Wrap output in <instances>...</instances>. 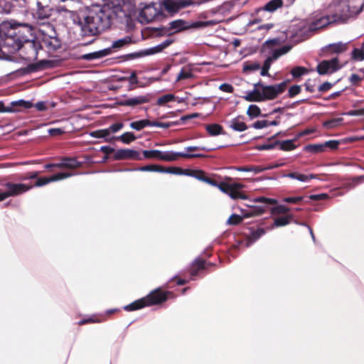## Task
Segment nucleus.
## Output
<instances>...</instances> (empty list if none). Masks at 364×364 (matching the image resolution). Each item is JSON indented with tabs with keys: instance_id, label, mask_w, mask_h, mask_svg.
Returning a JSON list of instances; mask_svg holds the SVG:
<instances>
[{
	"instance_id": "f257e3e1",
	"label": "nucleus",
	"mask_w": 364,
	"mask_h": 364,
	"mask_svg": "<svg viewBox=\"0 0 364 364\" xmlns=\"http://www.w3.org/2000/svg\"><path fill=\"white\" fill-rule=\"evenodd\" d=\"M112 2V10L109 4L105 5L97 11H90L78 21L82 35L96 36L108 28L114 16H119L120 13L125 14L133 6L134 0H114Z\"/></svg>"
},
{
	"instance_id": "f03ea898",
	"label": "nucleus",
	"mask_w": 364,
	"mask_h": 364,
	"mask_svg": "<svg viewBox=\"0 0 364 364\" xmlns=\"http://www.w3.org/2000/svg\"><path fill=\"white\" fill-rule=\"evenodd\" d=\"M255 89L247 92L244 99L248 102H263L276 98L287 87L285 82L274 85H264L261 82L255 84Z\"/></svg>"
},
{
	"instance_id": "7ed1b4c3",
	"label": "nucleus",
	"mask_w": 364,
	"mask_h": 364,
	"mask_svg": "<svg viewBox=\"0 0 364 364\" xmlns=\"http://www.w3.org/2000/svg\"><path fill=\"white\" fill-rule=\"evenodd\" d=\"M198 180L205 182L213 186L217 187L220 191L228 195L232 199L247 198L246 194L240 190L245 188V185L240 183H228L226 182L217 183L215 181L209 178H198Z\"/></svg>"
},
{
	"instance_id": "20e7f679",
	"label": "nucleus",
	"mask_w": 364,
	"mask_h": 364,
	"mask_svg": "<svg viewBox=\"0 0 364 364\" xmlns=\"http://www.w3.org/2000/svg\"><path fill=\"white\" fill-rule=\"evenodd\" d=\"M169 292L163 293L159 289H156L141 299L136 300L133 303L124 306L127 311H134L141 309L146 306H151L160 304L167 299V294Z\"/></svg>"
},
{
	"instance_id": "39448f33",
	"label": "nucleus",
	"mask_w": 364,
	"mask_h": 364,
	"mask_svg": "<svg viewBox=\"0 0 364 364\" xmlns=\"http://www.w3.org/2000/svg\"><path fill=\"white\" fill-rule=\"evenodd\" d=\"M143 155L145 159H156L166 161H176L179 157L195 158L201 156L200 154H191L172 151H161L159 150H144L143 151Z\"/></svg>"
},
{
	"instance_id": "423d86ee",
	"label": "nucleus",
	"mask_w": 364,
	"mask_h": 364,
	"mask_svg": "<svg viewBox=\"0 0 364 364\" xmlns=\"http://www.w3.org/2000/svg\"><path fill=\"white\" fill-rule=\"evenodd\" d=\"M364 8V1L362 0H346L343 4V8L338 18L341 23L346 22L350 18H353L359 14Z\"/></svg>"
},
{
	"instance_id": "0eeeda50",
	"label": "nucleus",
	"mask_w": 364,
	"mask_h": 364,
	"mask_svg": "<svg viewBox=\"0 0 364 364\" xmlns=\"http://www.w3.org/2000/svg\"><path fill=\"white\" fill-rule=\"evenodd\" d=\"M6 191H2L0 190V201L6 199L9 197L16 196L22 194L31 188V186L25 183H6L5 184Z\"/></svg>"
},
{
	"instance_id": "6e6552de",
	"label": "nucleus",
	"mask_w": 364,
	"mask_h": 364,
	"mask_svg": "<svg viewBox=\"0 0 364 364\" xmlns=\"http://www.w3.org/2000/svg\"><path fill=\"white\" fill-rule=\"evenodd\" d=\"M333 23H341L338 14L316 16L315 19L309 23V31H314Z\"/></svg>"
},
{
	"instance_id": "1a4fd4ad",
	"label": "nucleus",
	"mask_w": 364,
	"mask_h": 364,
	"mask_svg": "<svg viewBox=\"0 0 364 364\" xmlns=\"http://www.w3.org/2000/svg\"><path fill=\"white\" fill-rule=\"evenodd\" d=\"M340 68L338 58H334L329 60H323L318 63L317 71L320 75H326L334 73Z\"/></svg>"
},
{
	"instance_id": "9d476101",
	"label": "nucleus",
	"mask_w": 364,
	"mask_h": 364,
	"mask_svg": "<svg viewBox=\"0 0 364 364\" xmlns=\"http://www.w3.org/2000/svg\"><path fill=\"white\" fill-rule=\"evenodd\" d=\"M159 11L152 4L144 6L139 13V20L142 23H148L155 19Z\"/></svg>"
},
{
	"instance_id": "9b49d317",
	"label": "nucleus",
	"mask_w": 364,
	"mask_h": 364,
	"mask_svg": "<svg viewBox=\"0 0 364 364\" xmlns=\"http://www.w3.org/2000/svg\"><path fill=\"white\" fill-rule=\"evenodd\" d=\"M73 175V174L70 173L61 172L54 174L50 177L39 178L36 181L35 186L38 187L43 186L51 182L65 179L67 178L72 176Z\"/></svg>"
},
{
	"instance_id": "f8f14e48",
	"label": "nucleus",
	"mask_w": 364,
	"mask_h": 364,
	"mask_svg": "<svg viewBox=\"0 0 364 364\" xmlns=\"http://www.w3.org/2000/svg\"><path fill=\"white\" fill-rule=\"evenodd\" d=\"M116 159H136L141 160L142 158L139 151L133 149H119L115 153Z\"/></svg>"
},
{
	"instance_id": "ddd939ff",
	"label": "nucleus",
	"mask_w": 364,
	"mask_h": 364,
	"mask_svg": "<svg viewBox=\"0 0 364 364\" xmlns=\"http://www.w3.org/2000/svg\"><path fill=\"white\" fill-rule=\"evenodd\" d=\"M291 46H283L281 48L275 50L274 51L272 55L269 57V58H267L265 60L262 68H264L265 70H269L270 67H271V65H272V62L274 60H277L281 55L288 53L291 50Z\"/></svg>"
},
{
	"instance_id": "4468645a",
	"label": "nucleus",
	"mask_w": 364,
	"mask_h": 364,
	"mask_svg": "<svg viewBox=\"0 0 364 364\" xmlns=\"http://www.w3.org/2000/svg\"><path fill=\"white\" fill-rule=\"evenodd\" d=\"M32 107L33 104L30 101L18 100L11 102L9 107L6 109V112H21L23 109H30Z\"/></svg>"
},
{
	"instance_id": "2eb2a0df",
	"label": "nucleus",
	"mask_w": 364,
	"mask_h": 364,
	"mask_svg": "<svg viewBox=\"0 0 364 364\" xmlns=\"http://www.w3.org/2000/svg\"><path fill=\"white\" fill-rule=\"evenodd\" d=\"M149 101V95H139L125 99L120 102V105L123 106L134 107L146 103Z\"/></svg>"
},
{
	"instance_id": "dca6fc26",
	"label": "nucleus",
	"mask_w": 364,
	"mask_h": 364,
	"mask_svg": "<svg viewBox=\"0 0 364 364\" xmlns=\"http://www.w3.org/2000/svg\"><path fill=\"white\" fill-rule=\"evenodd\" d=\"M170 43H171V41H166L164 42L163 43L158 45L155 47H152V48H148V49L141 51L140 53H139L137 54V55L138 56H146V55H153V54L159 53L164 48H165L168 45H170Z\"/></svg>"
},
{
	"instance_id": "f3484780",
	"label": "nucleus",
	"mask_w": 364,
	"mask_h": 364,
	"mask_svg": "<svg viewBox=\"0 0 364 364\" xmlns=\"http://www.w3.org/2000/svg\"><path fill=\"white\" fill-rule=\"evenodd\" d=\"M111 53L110 48H105L98 51L85 54L82 56V58L86 60H92L94 59H99L105 56L108 55Z\"/></svg>"
},
{
	"instance_id": "a211bd4d",
	"label": "nucleus",
	"mask_w": 364,
	"mask_h": 364,
	"mask_svg": "<svg viewBox=\"0 0 364 364\" xmlns=\"http://www.w3.org/2000/svg\"><path fill=\"white\" fill-rule=\"evenodd\" d=\"M43 45L47 48L55 50L60 47V42L56 37H44L42 41Z\"/></svg>"
},
{
	"instance_id": "6ab92c4d",
	"label": "nucleus",
	"mask_w": 364,
	"mask_h": 364,
	"mask_svg": "<svg viewBox=\"0 0 364 364\" xmlns=\"http://www.w3.org/2000/svg\"><path fill=\"white\" fill-rule=\"evenodd\" d=\"M284 177L296 179L301 182H307L310 179L316 178V176L314 174L305 175L297 172H291L283 176Z\"/></svg>"
},
{
	"instance_id": "aec40b11",
	"label": "nucleus",
	"mask_w": 364,
	"mask_h": 364,
	"mask_svg": "<svg viewBox=\"0 0 364 364\" xmlns=\"http://www.w3.org/2000/svg\"><path fill=\"white\" fill-rule=\"evenodd\" d=\"M230 127L236 132H244L247 129L246 124L240 117L232 119L230 122Z\"/></svg>"
},
{
	"instance_id": "412c9836",
	"label": "nucleus",
	"mask_w": 364,
	"mask_h": 364,
	"mask_svg": "<svg viewBox=\"0 0 364 364\" xmlns=\"http://www.w3.org/2000/svg\"><path fill=\"white\" fill-rule=\"evenodd\" d=\"M109 135L108 128L99 129L90 133V136L95 138H104L107 142H111L114 139V137H110Z\"/></svg>"
},
{
	"instance_id": "4be33fe9",
	"label": "nucleus",
	"mask_w": 364,
	"mask_h": 364,
	"mask_svg": "<svg viewBox=\"0 0 364 364\" xmlns=\"http://www.w3.org/2000/svg\"><path fill=\"white\" fill-rule=\"evenodd\" d=\"M194 77L193 70L189 67L183 68L178 73L176 81L178 82L182 80L192 79Z\"/></svg>"
},
{
	"instance_id": "5701e85b",
	"label": "nucleus",
	"mask_w": 364,
	"mask_h": 364,
	"mask_svg": "<svg viewBox=\"0 0 364 364\" xmlns=\"http://www.w3.org/2000/svg\"><path fill=\"white\" fill-rule=\"evenodd\" d=\"M169 25L170 28L173 32H179L189 27L188 23L183 20L173 21L169 23Z\"/></svg>"
},
{
	"instance_id": "b1692460",
	"label": "nucleus",
	"mask_w": 364,
	"mask_h": 364,
	"mask_svg": "<svg viewBox=\"0 0 364 364\" xmlns=\"http://www.w3.org/2000/svg\"><path fill=\"white\" fill-rule=\"evenodd\" d=\"M282 5H283L282 0H271L264 6V7L262 8V10L267 11L269 12H274L279 8H281L282 6Z\"/></svg>"
},
{
	"instance_id": "393cba45",
	"label": "nucleus",
	"mask_w": 364,
	"mask_h": 364,
	"mask_svg": "<svg viewBox=\"0 0 364 364\" xmlns=\"http://www.w3.org/2000/svg\"><path fill=\"white\" fill-rule=\"evenodd\" d=\"M80 166V163L77 162L75 159H64L62 162L58 163L56 165V168H75Z\"/></svg>"
},
{
	"instance_id": "a878e982",
	"label": "nucleus",
	"mask_w": 364,
	"mask_h": 364,
	"mask_svg": "<svg viewBox=\"0 0 364 364\" xmlns=\"http://www.w3.org/2000/svg\"><path fill=\"white\" fill-rule=\"evenodd\" d=\"M304 150L312 154L323 152L325 150L323 144H309L304 147Z\"/></svg>"
},
{
	"instance_id": "bb28decb",
	"label": "nucleus",
	"mask_w": 364,
	"mask_h": 364,
	"mask_svg": "<svg viewBox=\"0 0 364 364\" xmlns=\"http://www.w3.org/2000/svg\"><path fill=\"white\" fill-rule=\"evenodd\" d=\"M293 218V216L289 215L288 216L277 218L274 220V224L271 227L274 228V227H282L288 225L290 220Z\"/></svg>"
},
{
	"instance_id": "cd10ccee",
	"label": "nucleus",
	"mask_w": 364,
	"mask_h": 364,
	"mask_svg": "<svg viewBox=\"0 0 364 364\" xmlns=\"http://www.w3.org/2000/svg\"><path fill=\"white\" fill-rule=\"evenodd\" d=\"M148 126H151V122L147 119L136 121L130 124V127L137 131H140Z\"/></svg>"
},
{
	"instance_id": "c85d7f7f",
	"label": "nucleus",
	"mask_w": 364,
	"mask_h": 364,
	"mask_svg": "<svg viewBox=\"0 0 364 364\" xmlns=\"http://www.w3.org/2000/svg\"><path fill=\"white\" fill-rule=\"evenodd\" d=\"M247 114L250 119L256 118L261 115V109L256 105H250L247 108Z\"/></svg>"
},
{
	"instance_id": "c756f323",
	"label": "nucleus",
	"mask_w": 364,
	"mask_h": 364,
	"mask_svg": "<svg viewBox=\"0 0 364 364\" xmlns=\"http://www.w3.org/2000/svg\"><path fill=\"white\" fill-rule=\"evenodd\" d=\"M130 42H131V38L129 36H127L125 38L114 41L112 43L111 48H109L111 50L112 49H119V48L124 47V46L129 44Z\"/></svg>"
},
{
	"instance_id": "7c9ffc66",
	"label": "nucleus",
	"mask_w": 364,
	"mask_h": 364,
	"mask_svg": "<svg viewBox=\"0 0 364 364\" xmlns=\"http://www.w3.org/2000/svg\"><path fill=\"white\" fill-rule=\"evenodd\" d=\"M265 233V231L262 228H259L253 232H252L250 238L248 239L247 246H250L253 242H255L257 240H258L261 236H262Z\"/></svg>"
},
{
	"instance_id": "2f4dec72",
	"label": "nucleus",
	"mask_w": 364,
	"mask_h": 364,
	"mask_svg": "<svg viewBox=\"0 0 364 364\" xmlns=\"http://www.w3.org/2000/svg\"><path fill=\"white\" fill-rule=\"evenodd\" d=\"M117 139L120 140L124 144H129L136 139V136L132 132H125L121 136L116 137Z\"/></svg>"
},
{
	"instance_id": "473e14b6",
	"label": "nucleus",
	"mask_w": 364,
	"mask_h": 364,
	"mask_svg": "<svg viewBox=\"0 0 364 364\" xmlns=\"http://www.w3.org/2000/svg\"><path fill=\"white\" fill-rule=\"evenodd\" d=\"M206 130L212 136H216L221 133L222 127L218 124H209L206 127Z\"/></svg>"
},
{
	"instance_id": "72a5a7b5",
	"label": "nucleus",
	"mask_w": 364,
	"mask_h": 364,
	"mask_svg": "<svg viewBox=\"0 0 364 364\" xmlns=\"http://www.w3.org/2000/svg\"><path fill=\"white\" fill-rule=\"evenodd\" d=\"M137 170L141 171H154L162 173V171H164V168L158 165H148L139 167L137 168Z\"/></svg>"
},
{
	"instance_id": "f704fd0d",
	"label": "nucleus",
	"mask_w": 364,
	"mask_h": 364,
	"mask_svg": "<svg viewBox=\"0 0 364 364\" xmlns=\"http://www.w3.org/2000/svg\"><path fill=\"white\" fill-rule=\"evenodd\" d=\"M235 168L238 171L254 172L255 173H258L266 170V168L259 166L236 167Z\"/></svg>"
},
{
	"instance_id": "c9c22d12",
	"label": "nucleus",
	"mask_w": 364,
	"mask_h": 364,
	"mask_svg": "<svg viewBox=\"0 0 364 364\" xmlns=\"http://www.w3.org/2000/svg\"><path fill=\"white\" fill-rule=\"evenodd\" d=\"M348 43H344L342 42H338L336 43L329 45V47L332 50V51L335 53H341L345 51L347 49Z\"/></svg>"
},
{
	"instance_id": "e433bc0d",
	"label": "nucleus",
	"mask_w": 364,
	"mask_h": 364,
	"mask_svg": "<svg viewBox=\"0 0 364 364\" xmlns=\"http://www.w3.org/2000/svg\"><path fill=\"white\" fill-rule=\"evenodd\" d=\"M176 97L173 94H167L158 98L157 105H164L169 102L173 101Z\"/></svg>"
},
{
	"instance_id": "4c0bfd02",
	"label": "nucleus",
	"mask_w": 364,
	"mask_h": 364,
	"mask_svg": "<svg viewBox=\"0 0 364 364\" xmlns=\"http://www.w3.org/2000/svg\"><path fill=\"white\" fill-rule=\"evenodd\" d=\"M353 58L356 60H364V43L361 48H355L352 53Z\"/></svg>"
},
{
	"instance_id": "58836bf2",
	"label": "nucleus",
	"mask_w": 364,
	"mask_h": 364,
	"mask_svg": "<svg viewBox=\"0 0 364 364\" xmlns=\"http://www.w3.org/2000/svg\"><path fill=\"white\" fill-rule=\"evenodd\" d=\"M342 122L341 118L333 119L326 122H324L323 125L326 129H333L338 126Z\"/></svg>"
},
{
	"instance_id": "ea45409f",
	"label": "nucleus",
	"mask_w": 364,
	"mask_h": 364,
	"mask_svg": "<svg viewBox=\"0 0 364 364\" xmlns=\"http://www.w3.org/2000/svg\"><path fill=\"white\" fill-rule=\"evenodd\" d=\"M260 68L259 63L257 62H252V63H246L244 64L243 66V70L245 72L247 71H256L258 70Z\"/></svg>"
},
{
	"instance_id": "a19ab883",
	"label": "nucleus",
	"mask_w": 364,
	"mask_h": 364,
	"mask_svg": "<svg viewBox=\"0 0 364 364\" xmlns=\"http://www.w3.org/2000/svg\"><path fill=\"white\" fill-rule=\"evenodd\" d=\"M295 145L292 140H285L281 142L280 148L284 151H291L295 149Z\"/></svg>"
},
{
	"instance_id": "79ce46f5",
	"label": "nucleus",
	"mask_w": 364,
	"mask_h": 364,
	"mask_svg": "<svg viewBox=\"0 0 364 364\" xmlns=\"http://www.w3.org/2000/svg\"><path fill=\"white\" fill-rule=\"evenodd\" d=\"M307 73V69L304 67H296L291 70V75L294 77H299Z\"/></svg>"
},
{
	"instance_id": "37998d69",
	"label": "nucleus",
	"mask_w": 364,
	"mask_h": 364,
	"mask_svg": "<svg viewBox=\"0 0 364 364\" xmlns=\"http://www.w3.org/2000/svg\"><path fill=\"white\" fill-rule=\"evenodd\" d=\"M242 217L233 214L228 218L227 223L228 225H237L242 221Z\"/></svg>"
},
{
	"instance_id": "c03bdc74",
	"label": "nucleus",
	"mask_w": 364,
	"mask_h": 364,
	"mask_svg": "<svg viewBox=\"0 0 364 364\" xmlns=\"http://www.w3.org/2000/svg\"><path fill=\"white\" fill-rule=\"evenodd\" d=\"M193 266L197 267V270L193 269L191 271V275H196L197 274V271L200 269H203L205 268V263L200 259H196L193 262Z\"/></svg>"
},
{
	"instance_id": "a18cd8bd",
	"label": "nucleus",
	"mask_w": 364,
	"mask_h": 364,
	"mask_svg": "<svg viewBox=\"0 0 364 364\" xmlns=\"http://www.w3.org/2000/svg\"><path fill=\"white\" fill-rule=\"evenodd\" d=\"M162 173H168L175 175H182V168L178 167H169L167 168H164Z\"/></svg>"
},
{
	"instance_id": "49530a36",
	"label": "nucleus",
	"mask_w": 364,
	"mask_h": 364,
	"mask_svg": "<svg viewBox=\"0 0 364 364\" xmlns=\"http://www.w3.org/2000/svg\"><path fill=\"white\" fill-rule=\"evenodd\" d=\"M256 203H265L268 204H277V200L273 198H268L265 197H257L254 199Z\"/></svg>"
},
{
	"instance_id": "de8ad7c7",
	"label": "nucleus",
	"mask_w": 364,
	"mask_h": 364,
	"mask_svg": "<svg viewBox=\"0 0 364 364\" xmlns=\"http://www.w3.org/2000/svg\"><path fill=\"white\" fill-rule=\"evenodd\" d=\"M252 127L256 129H261L268 127L267 120H258L255 122Z\"/></svg>"
},
{
	"instance_id": "09e8293b",
	"label": "nucleus",
	"mask_w": 364,
	"mask_h": 364,
	"mask_svg": "<svg viewBox=\"0 0 364 364\" xmlns=\"http://www.w3.org/2000/svg\"><path fill=\"white\" fill-rule=\"evenodd\" d=\"M124 127V124L121 122H119V123H115V124H112L111 126H109V127L108 128V130H109V134L111 133H116L117 132H119V130H121L122 128Z\"/></svg>"
},
{
	"instance_id": "8fccbe9b",
	"label": "nucleus",
	"mask_w": 364,
	"mask_h": 364,
	"mask_svg": "<svg viewBox=\"0 0 364 364\" xmlns=\"http://www.w3.org/2000/svg\"><path fill=\"white\" fill-rule=\"evenodd\" d=\"M127 80L130 83V90L133 89L132 85L138 83V79L136 73L134 71L129 76L127 77Z\"/></svg>"
},
{
	"instance_id": "3c124183",
	"label": "nucleus",
	"mask_w": 364,
	"mask_h": 364,
	"mask_svg": "<svg viewBox=\"0 0 364 364\" xmlns=\"http://www.w3.org/2000/svg\"><path fill=\"white\" fill-rule=\"evenodd\" d=\"M303 200L302 196H296V197H287L283 199V201L286 203H297Z\"/></svg>"
},
{
	"instance_id": "603ef678",
	"label": "nucleus",
	"mask_w": 364,
	"mask_h": 364,
	"mask_svg": "<svg viewBox=\"0 0 364 364\" xmlns=\"http://www.w3.org/2000/svg\"><path fill=\"white\" fill-rule=\"evenodd\" d=\"M219 89L221 91L228 93H232L233 92V87L231 85L227 83H223L220 85Z\"/></svg>"
},
{
	"instance_id": "864d4df0",
	"label": "nucleus",
	"mask_w": 364,
	"mask_h": 364,
	"mask_svg": "<svg viewBox=\"0 0 364 364\" xmlns=\"http://www.w3.org/2000/svg\"><path fill=\"white\" fill-rule=\"evenodd\" d=\"M300 91H301L300 86L294 85V86H291L289 89V95L290 97H294V96L296 95L297 94H299L300 92Z\"/></svg>"
},
{
	"instance_id": "5fc2aeb1",
	"label": "nucleus",
	"mask_w": 364,
	"mask_h": 364,
	"mask_svg": "<svg viewBox=\"0 0 364 364\" xmlns=\"http://www.w3.org/2000/svg\"><path fill=\"white\" fill-rule=\"evenodd\" d=\"M339 143L338 141L336 140H330L323 144L325 145V149L326 147L330 148L331 149H336L338 148Z\"/></svg>"
},
{
	"instance_id": "6e6d98bb",
	"label": "nucleus",
	"mask_w": 364,
	"mask_h": 364,
	"mask_svg": "<svg viewBox=\"0 0 364 364\" xmlns=\"http://www.w3.org/2000/svg\"><path fill=\"white\" fill-rule=\"evenodd\" d=\"M348 116H362L364 115V109L351 110L346 113Z\"/></svg>"
},
{
	"instance_id": "4d7b16f0",
	"label": "nucleus",
	"mask_w": 364,
	"mask_h": 364,
	"mask_svg": "<svg viewBox=\"0 0 364 364\" xmlns=\"http://www.w3.org/2000/svg\"><path fill=\"white\" fill-rule=\"evenodd\" d=\"M288 211H289V208L284 205H279L274 208L272 210V212H275L277 213H287Z\"/></svg>"
},
{
	"instance_id": "13d9d810",
	"label": "nucleus",
	"mask_w": 364,
	"mask_h": 364,
	"mask_svg": "<svg viewBox=\"0 0 364 364\" xmlns=\"http://www.w3.org/2000/svg\"><path fill=\"white\" fill-rule=\"evenodd\" d=\"M64 131L62 129L60 128H53L48 129V133L51 136H57L63 134Z\"/></svg>"
},
{
	"instance_id": "bf43d9fd",
	"label": "nucleus",
	"mask_w": 364,
	"mask_h": 364,
	"mask_svg": "<svg viewBox=\"0 0 364 364\" xmlns=\"http://www.w3.org/2000/svg\"><path fill=\"white\" fill-rule=\"evenodd\" d=\"M328 198V195L326 194H317V195H311L309 196V198L311 200H323Z\"/></svg>"
},
{
	"instance_id": "052dcab7",
	"label": "nucleus",
	"mask_w": 364,
	"mask_h": 364,
	"mask_svg": "<svg viewBox=\"0 0 364 364\" xmlns=\"http://www.w3.org/2000/svg\"><path fill=\"white\" fill-rule=\"evenodd\" d=\"M332 85L330 82H326L320 85L318 90L321 92H325L328 90L331 87Z\"/></svg>"
},
{
	"instance_id": "680f3d73",
	"label": "nucleus",
	"mask_w": 364,
	"mask_h": 364,
	"mask_svg": "<svg viewBox=\"0 0 364 364\" xmlns=\"http://www.w3.org/2000/svg\"><path fill=\"white\" fill-rule=\"evenodd\" d=\"M362 79H363L362 77H360L356 74H353V75H351V76L350 77V81L353 84H356L358 82L361 81Z\"/></svg>"
},
{
	"instance_id": "e2e57ef3",
	"label": "nucleus",
	"mask_w": 364,
	"mask_h": 364,
	"mask_svg": "<svg viewBox=\"0 0 364 364\" xmlns=\"http://www.w3.org/2000/svg\"><path fill=\"white\" fill-rule=\"evenodd\" d=\"M35 107L38 110V111H44L46 109V103L44 102H37L36 105H35Z\"/></svg>"
},
{
	"instance_id": "0e129e2a",
	"label": "nucleus",
	"mask_w": 364,
	"mask_h": 364,
	"mask_svg": "<svg viewBox=\"0 0 364 364\" xmlns=\"http://www.w3.org/2000/svg\"><path fill=\"white\" fill-rule=\"evenodd\" d=\"M151 126L166 129V128L169 127V124L168 123H163V122H151Z\"/></svg>"
},
{
	"instance_id": "69168bd1",
	"label": "nucleus",
	"mask_w": 364,
	"mask_h": 364,
	"mask_svg": "<svg viewBox=\"0 0 364 364\" xmlns=\"http://www.w3.org/2000/svg\"><path fill=\"white\" fill-rule=\"evenodd\" d=\"M100 321H101L100 320H95L92 318H90L88 319H83V320L80 321L78 324L83 325L87 323H91V322L94 323V322H100Z\"/></svg>"
},
{
	"instance_id": "338daca9",
	"label": "nucleus",
	"mask_w": 364,
	"mask_h": 364,
	"mask_svg": "<svg viewBox=\"0 0 364 364\" xmlns=\"http://www.w3.org/2000/svg\"><path fill=\"white\" fill-rule=\"evenodd\" d=\"M364 182V176H360L353 179V186L355 185Z\"/></svg>"
},
{
	"instance_id": "774afa93",
	"label": "nucleus",
	"mask_w": 364,
	"mask_h": 364,
	"mask_svg": "<svg viewBox=\"0 0 364 364\" xmlns=\"http://www.w3.org/2000/svg\"><path fill=\"white\" fill-rule=\"evenodd\" d=\"M182 175L189 176L194 177L196 171L188 170V169H182Z\"/></svg>"
}]
</instances>
